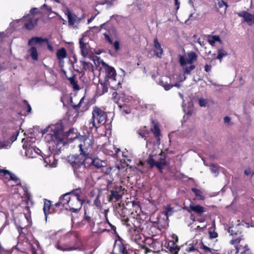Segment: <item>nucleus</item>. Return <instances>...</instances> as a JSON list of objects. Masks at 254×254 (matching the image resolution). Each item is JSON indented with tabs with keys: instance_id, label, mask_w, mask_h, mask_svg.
<instances>
[{
	"instance_id": "obj_1",
	"label": "nucleus",
	"mask_w": 254,
	"mask_h": 254,
	"mask_svg": "<svg viewBox=\"0 0 254 254\" xmlns=\"http://www.w3.org/2000/svg\"><path fill=\"white\" fill-rule=\"evenodd\" d=\"M82 240L77 231H69L60 237L57 241L56 248L62 251H72L80 250Z\"/></svg>"
},
{
	"instance_id": "obj_2",
	"label": "nucleus",
	"mask_w": 254,
	"mask_h": 254,
	"mask_svg": "<svg viewBox=\"0 0 254 254\" xmlns=\"http://www.w3.org/2000/svg\"><path fill=\"white\" fill-rule=\"evenodd\" d=\"M99 76L104 92H107L109 87L116 90L120 85L115 68L106 63H103V66L101 67Z\"/></svg>"
},
{
	"instance_id": "obj_3",
	"label": "nucleus",
	"mask_w": 254,
	"mask_h": 254,
	"mask_svg": "<svg viewBox=\"0 0 254 254\" xmlns=\"http://www.w3.org/2000/svg\"><path fill=\"white\" fill-rule=\"evenodd\" d=\"M111 121L107 118V114L98 107H94L92 111V119L85 125L90 131L93 128L96 130L101 125H109Z\"/></svg>"
},
{
	"instance_id": "obj_4",
	"label": "nucleus",
	"mask_w": 254,
	"mask_h": 254,
	"mask_svg": "<svg viewBox=\"0 0 254 254\" xmlns=\"http://www.w3.org/2000/svg\"><path fill=\"white\" fill-rule=\"evenodd\" d=\"M43 134H46L45 139L47 142H54L58 144L63 140V130L60 124L51 125L42 130Z\"/></svg>"
},
{
	"instance_id": "obj_5",
	"label": "nucleus",
	"mask_w": 254,
	"mask_h": 254,
	"mask_svg": "<svg viewBox=\"0 0 254 254\" xmlns=\"http://www.w3.org/2000/svg\"><path fill=\"white\" fill-rule=\"evenodd\" d=\"M23 213L24 217L19 218L14 222L19 235L26 234L24 231H27L28 228L30 227V224L31 222V212L29 206L27 205L25 207L23 210Z\"/></svg>"
},
{
	"instance_id": "obj_6",
	"label": "nucleus",
	"mask_w": 254,
	"mask_h": 254,
	"mask_svg": "<svg viewBox=\"0 0 254 254\" xmlns=\"http://www.w3.org/2000/svg\"><path fill=\"white\" fill-rule=\"evenodd\" d=\"M89 34L90 32L88 31L85 32L82 34V37L79 40L80 53L84 58L90 56L91 53V48L90 44L91 38Z\"/></svg>"
},
{
	"instance_id": "obj_7",
	"label": "nucleus",
	"mask_w": 254,
	"mask_h": 254,
	"mask_svg": "<svg viewBox=\"0 0 254 254\" xmlns=\"http://www.w3.org/2000/svg\"><path fill=\"white\" fill-rule=\"evenodd\" d=\"M46 41V39H43L41 37H33L29 40L28 45L31 47L28 50V53L34 61H37L38 60V53L35 46L37 45H41L43 42Z\"/></svg>"
},
{
	"instance_id": "obj_8",
	"label": "nucleus",
	"mask_w": 254,
	"mask_h": 254,
	"mask_svg": "<svg viewBox=\"0 0 254 254\" xmlns=\"http://www.w3.org/2000/svg\"><path fill=\"white\" fill-rule=\"evenodd\" d=\"M82 142L79 144L80 155H82V157H87L93 144V137L92 136H81V138Z\"/></svg>"
},
{
	"instance_id": "obj_9",
	"label": "nucleus",
	"mask_w": 254,
	"mask_h": 254,
	"mask_svg": "<svg viewBox=\"0 0 254 254\" xmlns=\"http://www.w3.org/2000/svg\"><path fill=\"white\" fill-rule=\"evenodd\" d=\"M108 196L109 202H117L121 199L124 194V189L121 186L115 185L110 190Z\"/></svg>"
},
{
	"instance_id": "obj_10",
	"label": "nucleus",
	"mask_w": 254,
	"mask_h": 254,
	"mask_svg": "<svg viewBox=\"0 0 254 254\" xmlns=\"http://www.w3.org/2000/svg\"><path fill=\"white\" fill-rule=\"evenodd\" d=\"M32 139V138H28L27 143H24L23 145V148H26L27 146H29L28 148L25 149V155L28 159H34L37 158V155H39L38 151H40V150L38 148L36 149L34 148V146L32 143H31V142H32L31 140Z\"/></svg>"
},
{
	"instance_id": "obj_11",
	"label": "nucleus",
	"mask_w": 254,
	"mask_h": 254,
	"mask_svg": "<svg viewBox=\"0 0 254 254\" xmlns=\"http://www.w3.org/2000/svg\"><path fill=\"white\" fill-rule=\"evenodd\" d=\"M85 199H80V198H76L74 196L69 201L67 205L68 208L66 207L71 212L77 213L81 208Z\"/></svg>"
},
{
	"instance_id": "obj_12",
	"label": "nucleus",
	"mask_w": 254,
	"mask_h": 254,
	"mask_svg": "<svg viewBox=\"0 0 254 254\" xmlns=\"http://www.w3.org/2000/svg\"><path fill=\"white\" fill-rule=\"evenodd\" d=\"M147 163L150 165V168L155 166L159 171L163 174V169L169 167V163L166 160H159V161H155V160H147Z\"/></svg>"
},
{
	"instance_id": "obj_13",
	"label": "nucleus",
	"mask_w": 254,
	"mask_h": 254,
	"mask_svg": "<svg viewBox=\"0 0 254 254\" xmlns=\"http://www.w3.org/2000/svg\"><path fill=\"white\" fill-rule=\"evenodd\" d=\"M105 38L110 44H112L113 40L119 38L118 34L115 28L112 26H110L108 30L104 33Z\"/></svg>"
},
{
	"instance_id": "obj_14",
	"label": "nucleus",
	"mask_w": 254,
	"mask_h": 254,
	"mask_svg": "<svg viewBox=\"0 0 254 254\" xmlns=\"http://www.w3.org/2000/svg\"><path fill=\"white\" fill-rule=\"evenodd\" d=\"M37 20L38 18L31 14H28L22 18L25 28L28 30H31L34 28L37 23Z\"/></svg>"
},
{
	"instance_id": "obj_15",
	"label": "nucleus",
	"mask_w": 254,
	"mask_h": 254,
	"mask_svg": "<svg viewBox=\"0 0 254 254\" xmlns=\"http://www.w3.org/2000/svg\"><path fill=\"white\" fill-rule=\"evenodd\" d=\"M80 224L82 226L87 225L91 228H93L95 225V220L92 215H90V214L85 210L83 218L80 221Z\"/></svg>"
},
{
	"instance_id": "obj_16",
	"label": "nucleus",
	"mask_w": 254,
	"mask_h": 254,
	"mask_svg": "<svg viewBox=\"0 0 254 254\" xmlns=\"http://www.w3.org/2000/svg\"><path fill=\"white\" fill-rule=\"evenodd\" d=\"M184 209L190 213L191 211H193L198 216H201L205 211V208L199 204L193 205L191 204L190 205L189 207L185 206Z\"/></svg>"
},
{
	"instance_id": "obj_17",
	"label": "nucleus",
	"mask_w": 254,
	"mask_h": 254,
	"mask_svg": "<svg viewBox=\"0 0 254 254\" xmlns=\"http://www.w3.org/2000/svg\"><path fill=\"white\" fill-rule=\"evenodd\" d=\"M197 60V56L194 52H190L179 58L180 63L192 64Z\"/></svg>"
},
{
	"instance_id": "obj_18",
	"label": "nucleus",
	"mask_w": 254,
	"mask_h": 254,
	"mask_svg": "<svg viewBox=\"0 0 254 254\" xmlns=\"http://www.w3.org/2000/svg\"><path fill=\"white\" fill-rule=\"evenodd\" d=\"M239 17H243L244 21L249 26L254 24V15L246 11H242L237 13Z\"/></svg>"
},
{
	"instance_id": "obj_19",
	"label": "nucleus",
	"mask_w": 254,
	"mask_h": 254,
	"mask_svg": "<svg viewBox=\"0 0 254 254\" xmlns=\"http://www.w3.org/2000/svg\"><path fill=\"white\" fill-rule=\"evenodd\" d=\"M0 176L5 177L6 179H8L6 176H8L9 177V180L13 181L16 185H21L19 179L7 170L0 169Z\"/></svg>"
},
{
	"instance_id": "obj_20",
	"label": "nucleus",
	"mask_w": 254,
	"mask_h": 254,
	"mask_svg": "<svg viewBox=\"0 0 254 254\" xmlns=\"http://www.w3.org/2000/svg\"><path fill=\"white\" fill-rule=\"evenodd\" d=\"M168 80H169V79L167 77L163 76L160 79L159 81V84L162 86H163L165 90H169L173 86L177 87L178 88H180V87L181 86L180 83H176L174 85L168 83Z\"/></svg>"
},
{
	"instance_id": "obj_21",
	"label": "nucleus",
	"mask_w": 254,
	"mask_h": 254,
	"mask_svg": "<svg viewBox=\"0 0 254 254\" xmlns=\"http://www.w3.org/2000/svg\"><path fill=\"white\" fill-rule=\"evenodd\" d=\"M86 160H68V162L71 164L74 171H77L78 170L83 166L85 168V161Z\"/></svg>"
},
{
	"instance_id": "obj_22",
	"label": "nucleus",
	"mask_w": 254,
	"mask_h": 254,
	"mask_svg": "<svg viewBox=\"0 0 254 254\" xmlns=\"http://www.w3.org/2000/svg\"><path fill=\"white\" fill-rule=\"evenodd\" d=\"M236 254H252L248 245L242 246L241 245L235 246Z\"/></svg>"
},
{
	"instance_id": "obj_23",
	"label": "nucleus",
	"mask_w": 254,
	"mask_h": 254,
	"mask_svg": "<svg viewBox=\"0 0 254 254\" xmlns=\"http://www.w3.org/2000/svg\"><path fill=\"white\" fill-rule=\"evenodd\" d=\"M180 64L184 70V74H190L191 71L195 68V66L192 64L180 63Z\"/></svg>"
},
{
	"instance_id": "obj_24",
	"label": "nucleus",
	"mask_w": 254,
	"mask_h": 254,
	"mask_svg": "<svg viewBox=\"0 0 254 254\" xmlns=\"http://www.w3.org/2000/svg\"><path fill=\"white\" fill-rule=\"evenodd\" d=\"M69 193H70V195L72 198L74 196L76 198L85 199L80 188L73 190L69 192Z\"/></svg>"
},
{
	"instance_id": "obj_25",
	"label": "nucleus",
	"mask_w": 254,
	"mask_h": 254,
	"mask_svg": "<svg viewBox=\"0 0 254 254\" xmlns=\"http://www.w3.org/2000/svg\"><path fill=\"white\" fill-rule=\"evenodd\" d=\"M71 196L70 193L68 192L62 195L59 198L60 203H62L63 206H64L65 205H68L69 201L71 199Z\"/></svg>"
},
{
	"instance_id": "obj_26",
	"label": "nucleus",
	"mask_w": 254,
	"mask_h": 254,
	"mask_svg": "<svg viewBox=\"0 0 254 254\" xmlns=\"http://www.w3.org/2000/svg\"><path fill=\"white\" fill-rule=\"evenodd\" d=\"M91 164L94 166L97 169L106 167L107 165V160H91Z\"/></svg>"
},
{
	"instance_id": "obj_27",
	"label": "nucleus",
	"mask_w": 254,
	"mask_h": 254,
	"mask_svg": "<svg viewBox=\"0 0 254 254\" xmlns=\"http://www.w3.org/2000/svg\"><path fill=\"white\" fill-rule=\"evenodd\" d=\"M65 14L67 17L69 25L71 26L73 25L77 20V16L72 13L69 10L66 11Z\"/></svg>"
},
{
	"instance_id": "obj_28",
	"label": "nucleus",
	"mask_w": 254,
	"mask_h": 254,
	"mask_svg": "<svg viewBox=\"0 0 254 254\" xmlns=\"http://www.w3.org/2000/svg\"><path fill=\"white\" fill-rule=\"evenodd\" d=\"M154 53L156 55L160 58L163 54V49L161 47L160 44L159 43L158 40L157 39H154Z\"/></svg>"
},
{
	"instance_id": "obj_29",
	"label": "nucleus",
	"mask_w": 254,
	"mask_h": 254,
	"mask_svg": "<svg viewBox=\"0 0 254 254\" xmlns=\"http://www.w3.org/2000/svg\"><path fill=\"white\" fill-rule=\"evenodd\" d=\"M51 207H52L51 206V201L45 199L43 206V211L46 217V219H47L48 214L50 213V210L51 208Z\"/></svg>"
},
{
	"instance_id": "obj_30",
	"label": "nucleus",
	"mask_w": 254,
	"mask_h": 254,
	"mask_svg": "<svg viewBox=\"0 0 254 254\" xmlns=\"http://www.w3.org/2000/svg\"><path fill=\"white\" fill-rule=\"evenodd\" d=\"M68 139L73 140L78 138V134L77 129L75 128H71L67 132L66 134Z\"/></svg>"
},
{
	"instance_id": "obj_31",
	"label": "nucleus",
	"mask_w": 254,
	"mask_h": 254,
	"mask_svg": "<svg viewBox=\"0 0 254 254\" xmlns=\"http://www.w3.org/2000/svg\"><path fill=\"white\" fill-rule=\"evenodd\" d=\"M114 151L115 152V155H116V156H114V157H119V158H120L121 157H123L124 158L129 157V156H128L129 153L127 150H126V149H125V151H122L119 148H115Z\"/></svg>"
},
{
	"instance_id": "obj_32",
	"label": "nucleus",
	"mask_w": 254,
	"mask_h": 254,
	"mask_svg": "<svg viewBox=\"0 0 254 254\" xmlns=\"http://www.w3.org/2000/svg\"><path fill=\"white\" fill-rule=\"evenodd\" d=\"M66 56L67 54L66 52V50L64 48H62L58 50L57 52V58L60 62L62 61L65 58H66Z\"/></svg>"
},
{
	"instance_id": "obj_33",
	"label": "nucleus",
	"mask_w": 254,
	"mask_h": 254,
	"mask_svg": "<svg viewBox=\"0 0 254 254\" xmlns=\"http://www.w3.org/2000/svg\"><path fill=\"white\" fill-rule=\"evenodd\" d=\"M58 160H43V164L46 167L55 168L57 165Z\"/></svg>"
},
{
	"instance_id": "obj_34",
	"label": "nucleus",
	"mask_w": 254,
	"mask_h": 254,
	"mask_svg": "<svg viewBox=\"0 0 254 254\" xmlns=\"http://www.w3.org/2000/svg\"><path fill=\"white\" fill-rule=\"evenodd\" d=\"M130 222H131V225H132V230L135 231L138 229H140L141 223L137 218H131Z\"/></svg>"
},
{
	"instance_id": "obj_35",
	"label": "nucleus",
	"mask_w": 254,
	"mask_h": 254,
	"mask_svg": "<svg viewBox=\"0 0 254 254\" xmlns=\"http://www.w3.org/2000/svg\"><path fill=\"white\" fill-rule=\"evenodd\" d=\"M208 41L209 43L212 46H214L215 45V44L218 42L220 43H221V41L218 36L217 35H213V36H210L208 37Z\"/></svg>"
},
{
	"instance_id": "obj_36",
	"label": "nucleus",
	"mask_w": 254,
	"mask_h": 254,
	"mask_svg": "<svg viewBox=\"0 0 254 254\" xmlns=\"http://www.w3.org/2000/svg\"><path fill=\"white\" fill-rule=\"evenodd\" d=\"M119 213L121 217V220L122 221L125 218H128L127 215L129 214V211L127 207L123 206L122 208L119 211Z\"/></svg>"
},
{
	"instance_id": "obj_37",
	"label": "nucleus",
	"mask_w": 254,
	"mask_h": 254,
	"mask_svg": "<svg viewBox=\"0 0 254 254\" xmlns=\"http://www.w3.org/2000/svg\"><path fill=\"white\" fill-rule=\"evenodd\" d=\"M168 246L170 247L169 250L173 254H178L180 249L176 245L175 243L173 242H169Z\"/></svg>"
},
{
	"instance_id": "obj_38",
	"label": "nucleus",
	"mask_w": 254,
	"mask_h": 254,
	"mask_svg": "<svg viewBox=\"0 0 254 254\" xmlns=\"http://www.w3.org/2000/svg\"><path fill=\"white\" fill-rule=\"evenodd\" d=\"M152 131L154 133L156 140H157V143L158 144H160V138H159V134H160V129L156 125H154L153 127L151 129Z\"/></svg>"
},
{
	"instance_id": "obj_39",
	"label": "nucleus",
	"mask_w": 254,
	"mask_h": 254,
	"mask_svg": "<svg viewBox=\"0 0 254 254\" xmlns=\"http://www.w3.org/2000/svg\"><path fill=\"white\" fill-rule=\"evenodd\" d=\"M92 61L96 66H99L100 69L103 65V63H105L100 57L95 56L92 58Z\"/></svg>"
},
{
	"instance_id": "obj_40",
	"label": "nucleus",
	"mask_w": 254,
	"mask_h": 254,
	"mask_svg": "<svg viewBox=\"0 0 254 254\" xmlns=\"http://www.w3.org/2000/svg\"><path fill=\"white\" fill-rule=\"evenodd\" d=\"M191 191L194 193L196 197L199 200H203L204 199V197L203 195L202 191L196 188H193L191 189Z\"/></svg>"
},
{
	"instance_id": "obj_41",
	"label": "nucleus",
	"mask_w": 254,
	"mask_h": 254,
	"mask_svg": "<svg viewBox=\"0 0 254 254\" xmlns=\"http://www.w3.org/2000/svg\"><path fill=\"white\" fill-rule=\"evenodd\" d=\"M227 55V53L224 49H219L218 50V55L217 56L216 59L221 62L223 58L226 57Z\"/></svg>"
},
{
	"instance_id": "obj_42",
	"label": "nucleus",
	"mask_w": 254,
	"mask_h": 254,
	"mask_svg": "<svg viewBox=\"0 0 254 254\" xmlns=\"http://www.w3.org/2000/svg\"><path fill=\"white\" fill-rule=\"evenodd\" d=\"M120 252L122 254H137L136 252L132 250H127L125 247L124 245H122L120 246Z\"/></svg>"
},
{
	"instance_id": "obj_43",
	"label": "nucleus",
	"mask_w": 254,
	"mask_h": 254,
	"mask_svg": "<svg viewBox=\"0 0 254 254\" xmlns=\"http://www.w3.org/2000/svg\"><path fill=\"white\" fill-rule=\"evenodd\" d=\"M130 221L131 219H130L128 218H125L124 219L122 220L123 224L127 226L129 232H131L132 230V225H131Z\"/></svg>"
},
{
	"instance_id": "obj_44",
	"label": "nucleus",
	"mask_w": 254,
	"mask_h": 254,
	"mask_svg": "<svg viewBox=\"0 0 254 254\" xmlns=\"http://www.w3.org/2000/svg\"><path fill=\"white\" fill-rule=\"evenodd\" d=\"M64 206H63L61 203H60V201L59 200V201L57 203H56L52 207V209L53 210V213H56L59 211V210H61L63 209V207Z\"/></svg>"
},
{
	"instance_id": "obj_45",
	"label": "nucleus",
	"mask_w": 254,
	"mask_h": 254,
	"mask_svg": "<svg viewBox=\"0 0 254 254\" xmlns=\"http://www.w3.org/2000/svg\"><path fill=\"white\" fill-rule=\"evenodd\" d=\"M11 142L9 141H0V149H8L11 147Z\"/></svg>"
},
{
	"instance_id": "obj_46",
	"label": "nucleus",
	"mask_w": 254,
	"mask_h": 254,
	"mask_svg": "<svg viewBox=\"0 0 254 254\" xmlns=\"http://www.w3.org/2000/svg\"><path fill=\"white\" fill-rule=\"evenodd\" d=\"M80 63L84 69L89 70H92L93 65L91 63L84 61H81Z\"/></svg>"
},
{
	"instance_id": "obj_47",
	"label": "nucleus",
	"mask_w": 254,
	"mask_h": 254,
	"mask_svg": "<svg viewBox=\"0 0 254 254\" xmlns=\"http://www.w3.org/2000/svg\"><path fill=\"white\" fill-rule=\"evenodd\" d=\"M37 246L38 247L37 249L34 247L32 248V254H44L39 247V244L38 242H37Z\"/></svg>"
},
{
	"instance_id": "obj_48",
	"label": "nucleus",
	"mask_w": 254,
	"mask_h": 254,
	"mask_svg": "<svg viewBox=\"0 0 254 254\" xmlns=\"http://www.w3.org/2000/svg\"><path fill=\"white\" fill-rule=\"evenodd\" d=\"M112 46L114 49L117 51L120 49V41L119 38L113 40Z\"/></svg>"
},
{
	"instance_id": "obj_49",
	"label": "nucleus",
	"mask_w": 254,
	"mask_h": 254,
	"mask_svg": "<svg viewBox=\"0 0 254 254\" xmlns=\"http://www.w3.org/2000/svg\"><path fill=\"white\" fill-rule=\"evenodd\" d=\"M157 245H160V244L157 242V241H153L152 240V243L150 244V248H152L153 249V250H152V251L154 252H159V250H157L156 249L155 247L157 246Z\"/></svg>"
},
{
	"instance_id": "obj_50",
	"label": "nucleus",
	"mask_w": 254,
	"mask_h": 254,
	"mask_svg": "<svg viewBox=\"0 0 254 254\" xmlns=\"http://www.w3.org/2000/svg\"><path fill=\"white\" fill-rule=\"evenodd\" d=\"M244 174L246 176H251V177H252L254 175V171H252L251 168H249L244 171Z\"/></svg>"
},
{
	"instance_id": "obj_51",
	"label": "nucleus",
	"mask_w": 254,
	"mask_h": 254,
	"mask_svg": "<svg viewBox=\"0 0 254 254\" xmlns=\"http://www.w3.org/2000/svg\"><path fill=\"white\" fill-rule=\"evenodd\" d=\"M243 236H240L236 239H233L230 241V243L231 245H234L235 244H239L243 239Z\"/></svg>"
},
{
	"instance_id": "obj_52",
	"label": "nucleus",
	"mask_w": 254,
	"mask_h": 254,
	"mask_svg": "<svg viewBox=\"0 0 254 254\" xmlns=\"http://www.w3.org/2000/svg\"><path fill=\"white\" fill-rule=\"evenodd\" d=\"M208 103L206 99L201 98L199 100V104L201 107H205Z\"/></svg>"
},
{
	"instance_id": "obj_53",
	"label": "nucleus",
	"mask_w": 254,
	"mask_h": 254,
	"mask_svg": "<svg viewBox=\"0 0 254 254\" xmlns=\"http://www.w3.org/2000/svg\"><path fill=\"white\" fill-rule=\"evenodd\" d=\"M172 210V208L170 207V206H168L165 211V215L168 217L169 215H171V211Z\"/></svg>"
},
{
	"instance_id": "obj_54",
	"label": "nucleus",
	"mask_w": 254,
	"mask_h": 254,
	"mask_svg": "<svg viewBox=\"0 0 254 254\" xmlns=\"http://www.w3.org/2000/svg\"><path fill=\"white\" fill-rule=\"evenodd\" d=\"M94 204L97 207H99L100 205L101 202H100V200L99 199V194L97 195L96 198L94 200Z\"/></svg>"
},
{
	"instance_id": "obj_55",
	"label": "nucleus",
	"mask_w": 254,
	"mask_h": 254,
	"mask_svg": "<svg viewBox=\"0 0 254 254\" xmlns=\"http://www.w3.org/2000/svg\"><path fill=\"white\" fill-rule=\"evenodd\" d=\"M209 237L211 239H215L218 237L217 233L215 231H209Z\"/></svg>"
},
{
	"instance_id": "obj_56",
	"label": "nucleus",
	"mask_w": 254,
	"mask_h": 254,
	"mask_svg": "<svg viewBox=\"0 0 254 254\" xmlns=\"http://www.w3.org/2000/svg\"><path fill=\"white\" fill-rule=\"evenodd\" d=\"M210 170L212 172L214 173H217L218 172V167L216 165H214V164H212L210 166Z\"/></svg>"
},
{
	"instance_id": "obj_57",
	"label": "nucleus",
	"mask_w": 254,
	"mask_h": 254,
	"mask_svg": "<svg viewBox=\"0 0 254 254\" xmlns=\"http://www.w3.org/2000/svg\"><path fill=\"white\" fill-rule=\"evenodd\" d=\"M228 232L230 233V234L232 236H235L237 235V233L235 232L232 227H229L228 229Z\"/></svg>"
},
{
	"instance_id": "obj_58",
	"label": "nucleus",
	"mask_w": 254,
	"mask_h": 254,
	"mask_svg": "<svg viewBox=\"0 0 254 254\" xmlns=\"http://www.w3.org/2000/svg\"><path fill=\"white\" fill-rule=\"evenodd\" d=\"M211 69V66L210 65L206 64L204 66V70L206 72H209Z\"/></svg>"
},
{
	"instance_id": "obj_59",
	"label": "nucleus",
	"mask_w": 254,
	"mask_h": 254,
	"mask_svg": "<svg viewBox=\"0 0 254 254\" xmlns=\"http://www.w3.org/2000/svg\"><path fill=\"white\" fill-rule=\"evenodd\" d=\"M230 118L228 116H226L224 118V121L225 124H229L230 123Z\"/></svg>"
},
{
	"instance_id": "obj_60",
	"label": "nucleus",
	"mask_w": 254,
	"mask_h": 254,
	"mask_svg": "<svg viewBox=\"0 0 254 254\" xmlns=\"http://www.w3.org/2000/svg\"><path fill=\"white\" fill-rule=\"evenodd\" d=\"M138 134L142 137H145V135L146 134V132L144 130H139L138 131Z\"/></svg>"
},
{
	"instance_id": "obj_61",
	"label": "nucleus",
	"mask_w": 254,
	"mask_h": 254,
	"mask_svg": "<svg viewBox=\"0 0 254 254\" xmlns=\"http://www.w3.org/2000/svg\"><path fill=\"white\" fill-rule=\"evenodd\" d=\"M46 8L48 11L52 12V8L51 7H48L47 5L46 4H44L43 6H42V8L43 9L44 8Z\"/></svg>"
},
{
	"instance_id": "obj_62",
	"label": "nucleus",
	"mask_w": 254,
	"mask_h": 254,
	"mask_svg": "<svg viewBox=\"0 0 254 254\" xmlns=\"http://www.w3.org/2000/svg\"><path fill=\"white\" fill-rule=\"evenodd\" d=\"M70 83L73 85V87L74 88H76V87L77 85L76 82H75V81L73 79H70Z\"/></svg>"
},
{
	"instance_id": "obj_63",
	"label": "nucleus",
	"mask_w": 254,
	"mask_h": 254,
	"mask_svg": "<svg viewBox=\"0 0 254 254\" xmlns=\"http://www.w3.org/2000/svg\"><path fill=\"white\" fill-rule=\"evenodd\" d=\"M203 249L206 252H211V249L205 245H203Z\"/></svg>"
},
{
	"instance_id": "obj_64",
	"label": "nucleus",
	"mask_w": 254,
	"mask_h": 254,
	"mask_svg": "<svg viewBox=\"0 0 254 254\" xmlns=\"http://www.w3.org/2000/svg\"><path fill=\"white\" fill-rule=\"evenodd\" d=\"M175 0V5L177 6L176 9H178L179 8V4H180L179 0Z\"/></svg>"
}]
</instances>
